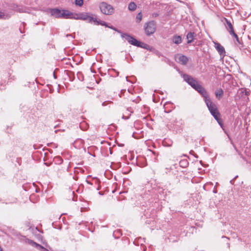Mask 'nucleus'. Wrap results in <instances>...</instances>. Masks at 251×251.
<instances>
[{
    "mask_svg": "<svg viewBox=\"0 0 251 251\" xmlns=\"http://www.w3.org/2000/svg\"><path fill=\"white\" fill-rule=\"evenodd\" d=\"M205 103H206L210 113H212L213 112L216 111V110H218L216 104L212 101L211 99L208 100H207V101H206Z\"/></svg>",
    "mask_w": 251,
    "mask_h": 251,
    "instance_id": "nucleus-8",
    "label": "nucleus"
},
{
    "mask_svg": "<svg viewBox=\"0 0 251 251\" xmlns=\"http://www.w3.org/2000/svg\"><path fill=\"white\" fill-rule=\"evenodd\" d=\"M156 24L154 21H151L146 23L144 25V30L147 36L153 34L156 30Z\"/></svg>",
    "mask_w": 251,
    "mask_h": 251,
    "instance_id": "nucleus-5",
    "label": "nucleus"
},
{
    "mask_svg": "<svg viewBox=\"0 0 251 251\" xmlns=\"http://www.w3.org/2000/svg\"><path fill=\"white\" fill-rule=\"evenodd\" d=\"M195 35V33L194 32H189L187 33L186 38L188 44H190L193 41Z\"/></svg>",
    "mask_w": 251,
    "mask_h": 251,
    "instance_id": "nucleus-13",
    "label": "nucleus"
},
{
    "mask_svg": "<svg viewBox=\"0 0 251 251\" xmlns=\"http://www.w3.org/2000/svg\"><path fill=\"white\" fill-rule=\"evenodd\" d=\"M237 177H238V176H235V177L233 179H236Z\"/></svg>",
    "mask_w": 251,
    "mask_h": 251,
    "instance_id": "nucleus-38",
    "label": "nucleus"
},
{
    "mask_svg": "<svg viewBox=\"0 0 251 251\" xmlns=\"http://www.w3.org/2000/svg\"><path fill=\"white\" fill-rule=\"evenodd\" d=\"M113 70L116 72V76H118L119 74V72H117V71H116V70L115 69H113Z\"/></svg>",
    "mask_w": 251,
    "mask_h": 251,
    "instance_id": "nucleus-31",
    "label": "nucleus"
},
{
    "mask_svg": "<svg viewBox=\"0 0 251 251\" xmlns=\"http://www.w3.org/2000/svg\"><path fill=\"white\" fill-rule=\"evenodd\" d=\"M142 19V14L141 12H140V13H138L136 16L137 22L138 23H140Z\"/></svg>",
    "mask_w": 251,
    "mask_h": 251,
    "instance_id": "nucleus-21",
    "label": "nucleus"
},
{
    "mask_svg": "<svg viewBox=\"0 0 251 251\" xmlns=\"http://www.w3.org/2000/svg\"><path fill=\"white\" fill-rule=\"evenodd\" d=\"M214 44L215 49L218 51L220 56L223 58L226 55V51L224 48L218 42H214Z\"/></svg>",
    "mask_w": 251,
    "mask_h": 251,
    "instance_id": "nucleus-7",
    "label": "nucleus"
},
{
    "mask_svg": "<svg viewBox=\"0 0 251 251\" xmlns=\"http://www.w3.org/2000/svg\"><path fill=\"white\" fill-rule=\"evenodd\" d=\"M50 15L57 18L72 19L73 13L68 10H60L57 8L49 9Z\"/></svg>",
    "mask_w": 251,
    "mask_h": 251,
    "instance_id": "nucleus-2",
    "label": "nucleus"
},
{
    "mask_svg": "<svg viewBox=\"0 0 251 251\" xmlns=\"http://www.w3.org/2000/svg\"><path fill=\"white\" fill-rule=\"evenodd\" d=\"M101 12L104 15H111L114 13L113 7L105 2H102L99 5Z\"/></svg>",
    "mask_w": 251,
    "mask_h": 251,
    "instance_id": "nucleus-4",
    "label": "nucleus"
},
{
    "mask_svg": "<svg viewBox=\"0 0 251 251\" xmlns=\"http://www.w3.org/2000/svg\"><path fill=\"white\" fill-rule=\"evenodd\" d=\"M17 11L20 12V13H23V12H28L25 8H18L17 9Z\"/></svg>",
    "mask_w": 251,
    "mask_h": 251,
    "instance_id": "nucleus-25",
    "label": "nucleus"
},
{
    "mask_svg": "<svg viewBox=\"0 0 251 251\" xmlns=\"http://www.w3.org/2000/svg\"><path fill=\"white\" fill-rule=\"evenodd\" d=\"M25 238V242L27 243L28 244L35 247L38 250L41 251H50L48 249L44 248L42 246L36 243L34 241L26 238L25 237H24Z\"/></svg>",
    "mask_w": 251,
    "mask_h": 251,
    "instance_id": "nucleus-6",
    "label": "nucleus"
},
{
    "mask_svg": "<svg viewBox=\"0 0 251 251\" xmlns=\"http://www.w3.org/2000/svg\"><path fill=\"white\" fill-rule=\"evenodd\" d=\"M223 238H226V237H224V236H223ZM226 239L227 240H229V239H228V238H226Z\"/></svg>",
    "mask_w": 251,
    "mask_h": 251,
    "instance_id": "nucleus-40",
    "label": "nucleus"
},
{
    "mask_svg": "<svg viewBox=\"0 0 251 251\" xmlns=\"http://www.w3.org/2000/svg\"><path fill=\"white\" fill-rule=\"evenodd\" d=\"M137 5L134 2H130L128 5V9L131 11H134L136 10Z\"/></svg>",
    "mask_w": 251,
    "mask_h": 251,
    "instance_id": "nucleus-17",
    "label": "nucleus"
},
{
    "mask_svg": "<svg viewBox=\"0 0 251 251\" xmlns=\"http://www.w3.org/2000/svg\"><path fill=\"white\" fill-rule=\"evenodd\" d=\"M177 59L178 63L183 65H186L188 61V57L184 55H179Z\"/></svg>",
    "mask_w": 251,
    "mask_h": 251,
    "instance_id": "nucleus-11",
    "label": "nucleus"
},
{
    "mask_svg": "<svg viewBox=\"0 0 251 251\" xmlns=\"http://www.w3.org/2000/svg\"><path fill=\"white\" fill-rule=\"evenodd\" d=\"M10 17L9 14H5L3 12L0 11V19H7Z\"/></svg>",
    "mask_w": 251,
    "mask_h": 251,
    "instance_id": "nucleus-20",
    "label": "nucleus"
},
{
    "mask_svg": "<svg viewBox=\"0 0 251 251\" xmlns=\"http://www.w3.org/2000/svg\"><path fill=\"white\" fill-rule=\"evenodd\" d=\"M86 21L90 23H94V24L96 25V22H97V19L96 18V16H94L92 14L90 13Z\"/></svg>",
    "mask_w": 251,
    "mask_h": 251,
    "instance_id": "nucleus-14",
    "label": "nucleus"
},
{
    "mask_svg": "<svg viewBox=\"0 0 251 251\" xmlns=\"http://www.w3.org/2000/svg\"><path fill=\"white\" fill-rule=\"evenodd\" d=\"M107 103H108V102H107V101H104V102L102 103V105L103 106H106Z\"/></svg>",
    "mask_w": 251,
    "mask_h": 251,
    "instance_id": "nucleus-30",
    "label": "nucleus"
},
{
    "mask_svg": "<svg viewBox=\"0 0 251 251\" xmlns=\"http://www.w3.org/2000/svg\"><path fill=\"white\" fill-rule=\"evenodd\" d=\"M76 169H77V168H76V167H75V172H78V171H76Z\"/></svg>",
    "mask_w": 251,
    "mask_h": 251,
    "instance_id": "nucleus-35",
    "label": "nucleus"
},
{
    "mask_svg": "<svg viewBox=\"0 0 251 251\" xmlns=\"http://www.w3.org/2000/svg\"><path fill=\"white\" fill-rule=\"evenodd\" d=\"M83 3V0H75V4L79 6H81Z\"/></svg>",
    "mask_w": 251,
    "mask_h": 251,
    "instance_id": "nucleus-23",
    "label": "nucleus"
},
{
    "mask_svg": "<svg viewBox=\"0 0 251 251\" xmlns=\"http://www.w3.org/2000/svg\"><path fill=\"white\" fill-rule=\"evenodd\" d=\"M126 81H128V77H127V76H126Z\"/></svg>",
    "mask_w": 251,
    "mask_h": 251,
    "instance_id": "nucleus-39",
    "label": "nucleus"
},
{
    "mask_svg": "<svg viewBox=\"0 0 251 251\" xmlns=\"http://www.w3.org/2000/svg\"><path fill=\"white\" fill-rule=\"evenodd\" d=\"M53 76H54V78H56V76L55 75V73H53Z\"/></svg>",
    "mask_w": 251,
    "mask_h": 251,
    "instance_id": "nucleus-36",
    "label": "nucleus"
},
{
    "mask_svg": "<svg viewBox=\"0 0 251 251\" xmlns=\"http://www.w3.org/2000/svg\"><path fill=\"white\" fill-rule=\"evenodd\" d=\"M132 113V111H130L129 108H128L126 112H125V114L123 115L122 118L123 119L127 120L129 118V116L131 115V113Z\"/></svg>",
    "mask_w": 251,
    "mask_h": 251,
    "instance_id": "nucleus-19",
    "label": "nucleus"
},
{
    "mask_svg": "<svg viewBox=\"0 0 251 251\" xmlns=\"http://www.w3.org/2000/svg\"><path fill=\"white\" fill-rule=\"evenodd\" d=\"M211 114L214 117L215 119L217 121L218 124L222 126L223 125V122L220 119V113L218 111V110H216V111L213 112Z\"/></svg>",
    "mask_w": 251,
    "mask_h": 251,
    "instance_id": "nucleus-12",
    "label": "nucleus"
},
{
    "mask_svg": "<svg viewBox=\"0 0 251 251\" xmlns=\"http://www.w3.org/2000/svg\"><path fill=\"white\" fill-rule=\"evenodd\" d=\"M234 179H232V180H231L230 181V183L231 184H233V183H234Z\"/></svg>",
    "mask_w": 251,
    "mask_h": 251,
    "instance_id": "nucleus-32",
    "label": "nucleus"
},
{
    "mask_svg": "<svg viewBox=\"0 0 251 251\" xmlns=\"http://www.w3.org/2000/svg\"><path fill=\"white\" fill-rule=\"evenodd\" d=\"M121 37L125 38L130 44L138 47L147 49V47L149 46L147 44L138 41L133 37L126 33H122Z\"/></svg>",
    "mask_w": 251,
    "mask_h": 251,
    "instance_id": "nucleus-3",
    "label": "nucleus"
},
{
    "mask_svg": "<svg viewBox=\"0 0 251 251\" xmlns=\"http://www.w3.org/2000/svg\"><path fill=\"white\" fill-rule=\"evenodd\" d=\"M0 251H2V249L1 248V247L0 246Z\"/></svg>",
    "mask_w": 251,
    "mask_h": 251,
    "instance_id": "nucleus-37",
    "label": "nucleus"
},
{
    "mask_svg": "<svg viewBox=\"0 0 251 251\" xmlns=\"http://www.w3.org/2000/svg\"><path fill=\"white\" fill-rule=\"evenodd\" d=\"M227 247L228 248H229V243H227Z\"/></svg>",
    "mask_w": 251,
    "mask_h": 251,
    "instance_id": "nucleus-34",
    "label": "nucleus"
},
{
    "mask_svg": "<svg viewBox=\"0 0 251 251\" xmlns=\"http://www.w3.org/2000/svg\"><path fill=\"white\" fill-rule=\"evenodd\" d=\"M105 22L101 21V20H97V22H96V25H105Z\"/></svg>",
    "mask_w": 251,
    "mask_h": 251,
    "instance_id": "nucleus-26",
    "label": "nucleus"
},
{
    "mask_svg": "<svg viewBox=\"0 0 251 251\" xmlns=\"http://www.w3.org/2000/svg\"><path fill=\"white\" fill-rule=\"evenodd\" d=\"M56 159H58V161L59 164H61L63 162V159L60 157L58 156L56 157Z\"/></svg>",
    "mask_w": 251,
    "mask_h": 251,
    "instance_id": "nucleus-28",
    "label": "nucleus"
},
{
    "mask_svg": "<svg viewBox=\"0 0 251 251\" xmlns=\"http://www.w3.org/2000/svg\"><path fill=\"white\" fill-rule=\"evenodd\" d=\"M66 36L71 37L72 39H74L75 38V37L72 34H67Z\"/></svg>",
    "mask_w": 251,
    "mask_h": 251,
    "instance_id": "nucleus-29",
    "label": "nucleus"
},
{
    "mask_svg": "<svg viewBox=\"0 0 251 251\" xmlns=\"http://www.w3.org/2000/svg\"><path fill=\"white\" fill-rule=\"evenodd\" d=\"M90 13H82L80 15H78L77 14H75V16L73 14L72 17H73L72 19H75L76 20H82L84 21H86L90 15Z\"/></svg>",
    "mask_w": 251,
    "mask_h": 251,
    "instance_id": "nucleus-10",
    "label": "nucleus"
},
{
    "mask_svg": "<svg viewBox=\"0 0 251 251\" xmlns=\"http://www.w3.org/2000/svg\"><path fill=\"white\" fill-rule=\"evenodd\" d=\"M103 26L108 27V26H109L110 25H108V24L105 22V25H104Z\"/></svg>",
    "mask_w": 251,
    "mask_h": 251,
    "instance_id": "nucleus-33",
    "label": "nucleus"
},
{
    "mask_svg": "<svg viewBox=\"0 0 251 251\" xmlns=\"http://www.w3.org/2000/svg\"><path fill=\"white\" fill-rule=\"evenodd\" d=\"M224 20V24L226 28V29L229 34H233V32L235 31L234 30L233 26L231 22L226 18H225Z\"/></svg>",
    "mask_w": 251,
    "mask_h": 251,
    "instance_id": "nucleus-9",
    "label": "nucleus"
},
{
    "mask_svg": "<svg viewBox=\"0 0 251 251\" xmlns=\"http://www.w3.org/2000/svg\"><path fill=\"white\" fill-rule=\"evenodd\" d=\"M230 35L231 36H233L235 39H236V41L239 43V44H240V41L239 40V37L238 36V35L235 33V32H233V34H230Z\"/></svg>",
    "mask_w": 251,
    "mask_h": 251,
    "instance_id": "nucleus-24",
    "label": "nucleus"
},
{
    "mask_svg": "<svg viewBox=\"0 0 251 251\" xmlns=\"http://www.w3.org/2000/svg\"><path fill=\"white\" fill-rule=\"evenodd\" d=\"M108 28L114 30V31L117 32L118 33H120L121 35H122V33H123L121 30H119L118 28L114 27L112 25H110L109 26H108Z\"/></svg>",
    "mask_w": 251,
    "mask_h": 251,
    "instance_id": "nucleus-22",
    "label": "nucleus"
},
{
    "mask_svg": "<svg viewBox=\"0 0 251 251\" xmlns=\"http://www.w3.org/2000/svg\"><path fill=\"white\" fill-rule=\"evenodd\" d=\"M25 25V24L24 23H22V25H20V26L19 27V30L21 33H23L24 32L23 28L24 29Z\"/></svg>",
    "mask_w": 251,
    "mask_h": 251,
    "instance_id": "nucleus-27",
    "label": "nucleus"
},
{
    "mask_svg": "<svg viewBox=\"0 0 251 251\" xmlns=\"http://www.w3.org/2000/svg\"><path fill=\"white\" fill-rule=\"evenodd\" d=\"M235 149L236 150V151H238V150L236 148V147H235Z\"/></svg>",
    "mask_w": 251,
    "mask_h": 251,
    "instance_id": "nucleus-41",
    "label": "nucleus"
},
{
    "mask_svg": "<svg viewBox=\"0 0 251 251\" xmlns=\"http://www.w3.org/2000/svg\"><path fill=\"white\" fill-rule=\"evenodd\" d=\"M215 94L216 97L219 100L223 96L224 91L222 89H219L215 91Z\"/></svg>",
    "mask_w": 251,
    "mask_h": 251,
    "instance_id": "nucleus-18",
    "label": "nucleus"
},
{
    "mask_svg": "<svg viewBox=\"0 0 251 251\" xmlns=\"http://www.w3.org/2000/svg\"><path fill=\"white\" fill-rule=\"evenodd\" d=\"M184 80L187 82L193 89L198 92L203 98L204 102L210 99L208 93L206 90L198 81L191 76L184 74L183 75Z\"/></svg>",
    "mask_w": 251,
    "mask_h": 251,
    "instance_id": "nucleus-1",
    "label": "nucleus"
},
{
    "mask_svg": "<svg viewBox=\"0 0 251 251\" xmlns=\"http://www.w3.org/2000/svg\"><path fill=\"white\" fill-rule=\"evenodd\" d=\"M173 42L176 44H179L181 43L182 40L180 36L175 35L173 37Z\"/></svg>",
    "mask_w": 251,
    "mask_h": 251,
    "instance_id": "nucleus-15",
    "label": "nucleus"
},
{
    "mask_svg": "<svg viewBox=\"0 0 251 251\" xmlns=\"http://www.w3.org/2000/svg\"><path fill=\"white\" fill-rule=\"evenodd\" d=\"M179 164L181 167L185 168L188 167L189 162L187 159H182L179 161Z\"/></svg>",
    "mask_w": 251,
    "mask_h": 251,
    "instance_id": "nucleus-16",
    "label": "nucleus"
}]
</instances>
